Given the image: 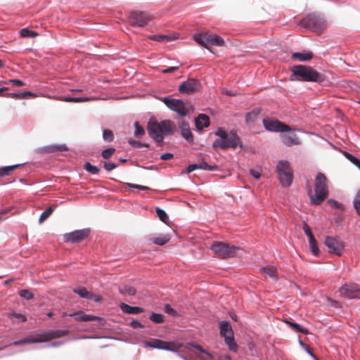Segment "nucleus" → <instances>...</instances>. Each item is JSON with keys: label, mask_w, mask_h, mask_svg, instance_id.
Masks as SVG:
<instances>
[{"label": "nucleus", "mask_w": 360, "mask_h": 360, "mask_svg": "<svg viewBox=\"0 0 360 360\" xmlns=\"http://www.w3.org/2000/svg\"><path fill=\"white\" fill-rule=\"evenodd\" d=\"M173 157H174V155L172 153H167L162 154L160 156V159L162 160H170V159L173 158Z\"/></svg>", "instance_id": "nucleus-58"}, {"label": "nucleus", "mask_w": 360, "mask_h": 360, "mask_svg": "<svg viewBox=\"0 0 360 360\" xmlns=\"http://www.w3.org/2000/svg\"><path fill=\"white\" fill-rule=\"evenodd\" d=\"M70 316L74 317L76 321L80 322L98 321L100 323H102L103 321L102 318L91 314H86L82 311H79L77 312L70 314Z\"/></svg>", "instance_id": "nucleus-19"}, {"label": "nucleus", "mask_w": 360, "mask_h": 360, "mask_svg": "<svg viewBox=\"0 0 360 360\" xmlns=\"http://www.w3.org/2000/svg\"><path fill=\"white\" fill-rule=\"evenodd\" d=\"M265 129L269 131L285 132L291 130L290 127L278 120L266 118L263 120Z\"/></svg>", "instance_id": "nucleus-15"}, {"label": "nucleus", "mask_w": 360, "mask_h": 360, "mask_svg": "<svg viewBox=\"0 0 360 360\" xmlns=\"http://www.w3.org/2000/svg\"><path fill=\"white\" fill-rule=\"evenodd\" d=\"M63 101L65 102H73V103H81V102H86L92 101L93 99L89 97H63L60 99Z\"/></svg>", "instance_id": "nucleus-29"}, {"label": "nucleus", "mask_w": 360, "mask_h": 360, "mask_svg": "<svg viewBox=\"0 0 360 360\" xmlns=\"http://www.w3.org/2000/svg\"><path fill=\"white\" fill-rule=\"evenodd\" d=\"M128 143L131 146H133L134 148H141L142 147V143L138 141H135L134 139H129L128 141Z\"/></svg>", "instance_id": "nucleus-54"}, {"label": "nucleus", "mask_w": 360, "mask_h": 360, "mask_svg": "<svg viewBox=\"0 0 360 360\" xmlns=\"http://www.w3.org/2000/svg\"><path fill=\"white\" fill-rule=\"evenodd\" d=\"M260 113V110L257 108L251 112L247 113L245 116V120L248 123L254 122L258 117L259 114Z\"/></svg>", "instance_id": "nucleus-32"}, {"label": "nucleus", "mask_w": 360, "mask_h": 360, "mask_svg": "<svg viewBox=\"0 0 360 360\" xmlns=\"http://www.w3.org/2000/svg\"><path fill=\"white\" fill-rule=\"evenodd\" d=\"M150 39L157 41H169L171 37L168 35H153L149 37Z\"/></svg>", "instance_id": "nucleus-44"}, {"label": "nucleus", "mask_w": 360, "mask_h": 360, "mask_svg": "<svg viewBox=\"0 0 360 360\" xmlns=\"http://www.w3.org/2000/svg\"><path fill=\"white\" fill-rule=\"evenodd\" d=\"M354 206L360 216V191L357 193L354 200Z\"/></svg>", "instance_id": "nucleus-47"}, {"label": "nucleus", "mask_w": 360, "mask_h": 360, "mask_svg": "<svg viewBox=\"0 0 360 360\" xmlns=\"http://www.w3.org/2000/svg\"><path fill=\"white\" fill-rule=\"evenodd\" d=\"M250 174L257 179H258L261 176V174L259 172L254 170V169L250 170Z\"/></svg>", "instance_id": "nucleus-64"}, {"label": "nucleus", "mask_w": 360, "mask_h": 360, "mask_svg": "<svg viewBox=\"0 0 360 360\" xmlns=\"http://www.w3.org/2000/svg\"><path fill=\"white\" fill-rule=\"evenodd\" d=\"M215 134L219 136L213 143L214 148H221L223 150L232 148H236L238 146L242 147L240 138L233 133L227 134L223 129L219 128Z\"/></svg>", "instance_id": "nucleus-4"}, {"label": "nucleus", "mask_w": 360, "mask_h": 360, "mask_svg": "<svg viewBox=\"0 0 360 360\" xmlns=\"http://www.w3.org/2000/svg\"><path fill=\"white\" fill-rule=\"evenodd\" d=\"M88 300H92L96 302H99L102 300V297L98 295L91 293V298H88Z\"/></svg>", "instance_id": "nucleus-61"}, {"label": "nucleus", "mask_w": 360, "mask_h": 360, "mask_svg": "<svg viewBox=\"0 0 360 360\" xmlns=\"http://www.w3.org/2000/svg\"><path fill=\"white\" fill-rule=\"evenodd\" d=\"M193 39L199 45L208 50H210V46H223L224 45V41L221 37L208 32L195 34Z\"/></svg>", "instance_id": "nucleus-6"}, {"label": "nucleus", "mask_w": 360, "mask_h": 360, "mask_svg": "<svg viewBox=\"0 0 360 360\" xmlns=\"http://www.w3.org/2000/svg\"><path fill=\"white\" fill-rule=\"evenodd\" d=\"M328 203L330 204L331 206H333V207H335V208H337L338 210H342L344 209L343 205L341 203H340L338 201H336V200H329L328 201Z\"/></svg>", "instance_id": "nucleus-49"}, {"label": "nucleus", "mask_w": 360, "mask_h": 360, "mask_svg": "<svg viewBox=\"0 0 360 360\" xmlns=\"http://www.w3.org/2000/svg\"><path fill=\"white\" fill-rule=\"evenodd\" d=\"M219 328L220 335L224 338L225 342L229 346V349L233 352H236L238 345L234 341L233 331L229 322H221Z\"/></svg>", "instance_id": "nucleus-8"}, {"label": "nucleus", "mask_w": 360, "mask_h": 360, "mask_svg": "<svg viewBox=\"0 0 360 360\" xmlns=\"http://www.w3.org/2000/svg\"><path fill=\"white\" fill-rule=\"evenodd\" d=\"M155 212L160 220H161L162 222L166 223L167 221L168 220V216L167 213L160 207H157Z\"/></svg>", "instance_id": "nucleus-42"}, {"label": "nucleus", "mask_w": 360, "mask_h": 360, "mask_svg": "<svg viewBox=\"0 0 360 360\" xmlns=\"http://www.w3.org/2000/svg\"><path fill=\"white\" fill-rule=\"evenodd\" d=\"M41 150L45 153H54L57 151H66L68 150V148L65 145H53L49 146L44 148H42Z\"/></svg>", "instance_id": "nucleus-27"}, {"label": "nucleus", "mask_w": 360, "mask_h": 360, "mask_svg": "<svg viewBox=\"0 0 360 360\" xmlns=\"http://www.w3.org/2000/svg\"><path fill=\"white\" fill-rule=\"evenodd\" d=\"M49 341L56 338H60L69 334L68 330H56L48 331Z\"/></svg>", "instance_id": "nucleus-26"}, {"label": "nucleus", "mask_w": 360, "mask_h": 360, "mask_svg": "<svg viewBox=\"0 0 360 360\" xmlns=\"http://www.w3.org/2000/svg\"><path fill=\"white\" fill-rule=\"evenodd\" d=\"M282 142L287 146H291L293 145H299L300 141L295 134H286L281 136Z\"/></svg>", "instance_id": "nucleus-23"}, {"label": "nucleus", "mask_w": 360, "mask_h": 360, "mask_svg": "<svg viewBox=\"0 0 360 360\" xmlns=\"http://www.w3.org/2000/svg\"><path fill=\"white\" fill-rule=\"evenodd\" d=\"M214 167H216L215 166L212 167L211 165H209L205 161L202 160L199 163L192 164V165H188L186 169V172L191 173V172H193L195 169H198L212 171V170H214Z\"/></svg>", "instance_id": "nucleus-20"}, {"label": "nucleus", "mask_w": 360, "mask_h": 360, "mask_svg": "<svg viewBox=\"0 0 360 360\" xmlns=\"http://www.w3.org/2000/svg\"><path fill=\"white\" fill-rule=\"evenodd\" d=\"M328 180L326 175L319 172L314 179V191H313L309 185H307V193L312 205H319L321 204L328 196Z\"/></svg>", "instance_id": "nucleus-1"}, {"label": "nucleus", "mask_w": 360, "mask_h": 360, "mask_svg": "<svg viewBox=\"0 0 360 360\" xmlns=\"http://www.w3.org/2000/svg\"><path fill=\"white\" fill-rule=\"evenodd\" d=\"M195 127L198 130H202L210 125V118L205 114H200L195 119Z\"/></svg>", "instance_id": "nucleus-21"}, {"label": "nucleus", "mask_w": 360, "mask_h": 360, "mask_svg": "<svg viewBox=\"0 0 360 360\" xmlns=\"http://www.w3.org/2000/svg\"><path fill=\"white\" fill-rule=\"evenodd\" d=\"M130 325L134 328H143V326L142 323H141L139 321H132L130 323Z\"/></svg>", "instance_id": "nucleus-57"}, {"label": "nucleus", "mask_w": 360, "mask_h": 360, "mask_svg": "<svg viewBox=\"0 0 360 360\" xmlns=\"http://www.w3.org/2000/svg\"><path fill=\"white\" fill-rule=\"evenodd\" d=\"M200 84L198 79H188L179 86V91L181 93L191 94L197 91L200 89Z\"/></svg>", "instance_id": "nucleus-17"}, {"label": "nucleus", "mask_w": 360, "mask_h": 360, "mask_svg": "<svg viewBox=\"0 0 360 360\" xmlns=\"http://www.w3.org/2000/svg\"><path fill=\"white\" fill-rule=\"evenodd\" d=\"M115 151V148H109L103 150L101 155L104 159H109L113 155Z\"/></svg>", "instance_id": "nucleus-46"}, {"label": "nucleus", "mask_w": 360, "mask_h": 360, "mask_svg": "<svg viewBox=\"0 0 360 360\" xmlns=\"http://www.w3.org/2000/svg\"><path fill=\"white\" fill-rule=\"evenodd\" d=\"M103 167L107 171H112V169L117 167V165L115 163L113 162H104Z\"/></svg>", "instance_id": "nucleus-50"}, {"label": "nucleus", "mask_w": 360, "mask_h": 360, "mask_svg": "<svg viewBox=\"0 0 360 360\" xmlns=\"http://www.w3.org/2000/svg\"><path fill=\"white\" fill-rule=\"evenodd\" d=\"M179 65H177V66H174V67H170V68H168L167 69H165L162 71V73H171V72H174L175 70H176L178 68H179Z\"/></svg>", "instance_id": "nucleus-60"}, {"label": "nucleus", "mask_w": 360, "mask_h": 360, "mask_svg": "<svg viewBox=\"0 0 360 360\" xmlns=\"http://www.w3.org/2000/svg\"><path fill=\"white\" fill-rule=\"evenodd\" d=\"M329 302L330 303V305L335 308H340L342 307L340 302L333 300L332 299H328Z\"/></svg>", "instance_id": "nucleus-59"}, {"label": "nucleus", "mask_w": 360, "mask_h": 360, "mask_svg": "<svg viewBox=\"0 0 360 360\" xmlns=\"http://www.w3.org/2000/svg\"><path fill=\"white\" fill-rule=\"evenodd\" d=\"M189 345L195 348L200 352L206 354L209 357H210V358L212 357L211 354L209 352H206L200 345H194V344H190Z\"/></svg>", "instance_id": "nucleus-51"}, {"label": "nucleus", "mask_w": 360, "mask_h": 360, "mask_svg": "<svg viewBox=\"0 0 360 360\" xmlns=\"http://www.w3.org/2000/svg\"><path fill=\"white\" fill-rule=\"evenodd\" d=\"M300 24L318 34L321 33L327 27L326 20L315 14H309L300 21Z\"/></svg>", "instance_id": "nucleus-5"}, {"label": "nucleus", "mask_w": 360, "mask_h": 360, "mask_svg": "<svg viewBox=\"0 0 360 360\" xmlns=\"http://www.w3.org/2000/svg\"><path fill=\"white\" fill-rule=\"evenodd\" d=\"M289 326L295 331L302 333L303 334H307L308 330L307 329L302 328L301 326H300L298 323H293V322H288Z\"/></svg>", "instance_id": "nucleus-38"}, {"label": "nucleus", "mask_w": 360, "mask_h": 360, "mask_svg": "<svg viewBox=\"0 0 360 360\" xmlns=\"http://www.w3.org/2000/svg\"><path fill=\"white\" fill-rule=\"evenodd\" d=\"M324 244L328 249V252L337 256H341L345 248V245L339 238L326 236Z\"/></svg>", "instance_id": "nucleus-12"}, {"label": "nucleus", "mask_w": 360, "mask_h": 360, "mask_svg": "<svg viewBox=\"0 0 360 360\" xmlns=\"http://www.w3.org/2000/svg\"><path fill=\"white\" fill-rule=\"evenodd\" d=\"M119 290L120 293L123 295H134L136 293V290L134 287L129 286V285H124L122 287H120L119 288Z\"/></svg>", "instance_id": "nucleus-35"}, {"label": "nucleus", "mask_w": 360, "mask_h": 360, "mask_svg": "<svg viewBox=\"0 0 360 360\" xmlns=\"http://www.w3.org/2000/svg\"><path fill=\"white\" fill-rule=\"evenodd\" d=\"M170 240V238L168 235H161L159 236L151 238L150 240L156 245H164L167 243Z\"/></svg>", "instance_id": "nucleus-28"}, {"label": "nucleus", "mask_w": 360, "mask_h": 360, "mask_svg": "<svg viewBox=\"0 0 360 360\" xmlns=\"http://www.w3.org/2000/svg\"><path fill=\"white\" fill-rule=\"evenodd\" d=\"M260 271L268 275L273 279H277V271L274 267H262L260 269Z\"/></svg>", "instance_id": "nucleus-31"}, {"label": "nucleus", "mask_w": 360, "mask_h": 360, "mask_svg": "<svg viewBox=\"0 0 360 360\" xmlns=\"http://www.w3.org/2000/svg\"><path fill=\"white\" fill-rule=\"evenodd\" d=\"M84 168L91 174H97L100 172V169L98 167L92 165L89 162H86L84 165Z\"/></svg>", "instance_id": "nucleus-37"}, {"label": "nucleus", "mask_w": 360, "mask_h": 360, "mask_svg": "<svg viewBox=\"0 0 360 360\" xmlns=\"http://www.w3.org/2000/svg\"><path fill=\"white\" fill-rule=\"evenodd\" d=\"M73 292L79 295L82 298H91V292H89L85 288H75Z\"/></svg>", "instance_id": "nucleus-34"}, {"label": "nucleus", "mask_w": 360, "mask_h": 360, "mask_svg": "<svg viewBox=\"0 0 360 360\" xmlns=\"http://www.w3.org/2000/svg\"><path fill=\"white\" fill-rule=\"evenodd\" d=\"M6 83H9V84L16 85V86H23L24 85V82L19 79H9Z\"/></svg>", "instance_id": "nucleus-56"}, {"label": "nucleus", "mask_w": 360, "mask_h": 360, "mask_svg": "<svg viewBox=\"0 0 360 360\" xmlns=\"http://www.w3.org/2000/svg\"><path fill=\"white\" fill-rule=\"evenodd\" d=\"M19 295L27 300H32L34 297L33 293L28 290H20L19 292Z\"/></svg>", "instance_id": "nucleus-45"}, {"label": "nucleus", "mask_w": 360, "mask_h": 360, "mask_svg": "<svg viewBox=\"0 0 360 360\" xmlns=\"http://www.w3.org/2000/svg\"><path fill=\"white\" fill-rule=\"evenodd\" d=\"M164 103L170 110L176 112L180 116L184 117L188 112L186 104L179 99L165 97L163 98Z\"/></svg>", "instance_id": "nucleus-13"}, {"label": "nucleus", "mask_w": 360, "mask_h": 360, "mask_svg": "<svg viewBox=\"0 0 360 360\" xmlns=\"http://www.w3.org/2000/svg\"><path fill=\"white\" fill-rule=\"evenodd\" d=\"M176 129L175 124L171 120H162L160 122L150 120L148 122L147 131L151 139L157 143H162L164 135H172Z\"/></svg>", "instance_id": "nucleus-2"}, {"label": "nucleus", "mask_w": 360, "mask_h": 360, "mask_svg": "<svg viewBox=\"0 0 360 360\" xmlns=\"http://www.w3.org/2000/svg\"><path fill=\"white\" fill-rule=\"evenodd\" d=\"M276 169L281 185L285 187L290 186L293 179V174L289 162L287 160L279 161Z\"/></svg>", "instance_id": "nucleus-7"}, {"label": "nucleus", "mask_w": 360, "mask_h": 360, "mask_svg": "<svg viewBox=\"0 0 360 360\" xmlns=\"http://www.w3.org/2000/svg\"><path fill=\"white\" fill-rule=\"evenodd\" d=\"M134 127H135L134 136L137 138H141V136H143L145 134V131L138 122H136L134 123Z\"/></svg>", "instance_id": "nucleus-41"}, {"label": "nucleus", "mask_w": 360, "mask_h": 360, "mask_svg": "<svg viewBox=\"0 0 360 360\" xmlns=\"http://www.w3.org/2000/svg\"><path fill=\"white\" fill-rule=\"evenodd\" d=\"M181 136L188 142H193V136L190 130V129H188L186 130H182L181 131Z\"/></svg>", "instance_id": "nucleus-43"}, {"label": "nucleus", "mask_w": 360, "mask_h": 360, "mask_svg": "<svg viewBox=\"0 0 360 360\" xmlns=\"http://www.w3.org/2000/svg\"><path fill=\"white\" fill-rule=\"evenodd\" d=\"M309 249H310L311 253L314 256H319V255L320 250L319 249L317 243L309 244Z\"/></svg>", "instance_id": "nucleus-48"}, {"label": "nucleus", "mask_w": 360, "mask_h": 360, "mask_svg": "<svg viewBox=\"0 0 360 360\" xmlns=\"http://www.w3.org/2000/svg\"><path fill=\"white\" fill-rule=\"evenodd\" d=\"M179 127H180L181 131L184 129L186 130L188 129H190L188 124L184 121L181 122V123L179 125Z\"/></svg>", "instance_id": "nucleus-62"}, {"label": "nucleus", "mask_w": 360, "mask_h": 360, "mask_svg": "<svg viewBox=\"0 0 360 360\" xmlns=\"http://www.w3.org/2000/svg\"><path fill=\"white\" fill-rule=\"evenodd\" d=\"M144 345L154 349H164L167 351H176L181 345L173 342H167L159 339H150V340L145 341Z\"/></svg>", "instance_id": "nucleus-9"}, {"label": "nucleus", "mask_w": 360, "mask_h": 360, "mask_svg": "<svg viewBox=\"0 0 360 360\" xmlns=\"http://www.w3.org/2000/svg\"><path fill=\"white\" fill-rule=\"evenodd\" d=\"M211 249L215 254L221 258L233 257L238 250L235 246H230L229 245L222 242L214 243Z\"/></svg>", "instance_id": "nucleus-10"}, {"label": "nucleus", "mask_w": 360, "mask_h": 360, "mask_svg": "<svg viewBox=\"0 0 360 360\" xmlns=\"http://www.w3.org/2000/svg\"><path fill=\"white\" fill-rule=\"evenodd\" d=\"M103 139L106 142H111L114 139L113 132L110 129H104L103 131Z\"/></svg>", "instance_id": "nucleus-39"}, {"label": "nucleus", "mask_w": 360, "mask_h": 360, "mask_svg": "<svg viewBox=\"0 0 360 360\" xmlns=\"http://www.w3.org/2000/svg\"><path fill=\"white\" fill-rule=\"evenodd\" d=\"M127 185L129 187L137 188V189H140V190H148L149 189V188L147 186L135 184L128 183Z\"/></svg>", "instance_id": "nucleus-52"}, {"label": "nucleus", "mask_w": 360, "mask_h": 360, "mask_svg": "<svg viewBox=\"0 0 360 360\" xmlns=\"http://www.w3.org/2000/svg\"><path fill=\"white\" fill-rule=\"evenodd\" d=\"M165 310L166 313L170 315L175 316L176 314V311L173 308H172L169 304L165 305Z\"/></svg>", "instance_id": "nucleus-55"}, {"label": "nucleus", "mask_w": 360, "mask_h": 360, "mask_svg": "<svg viewBox=\"0 0 360 360\" xmlns=\"http://www.w3.org/2000/svg\"><path fill=\"white\" fill-rule=\"evenodd\" d=\"M292 58L300 61H308L313 58V53L311 51L296 52L292 53Z\"/></svg>", "instance_id": "nucleus-25"}, {"label": "nucleus", "mask_w": 360, "mask_h": 360, "mask_svg": "<svg viewBox=\"0 0 360 360\" xmlns=\"http://www.w3.org/2000/svg\"><path fill=\"white\" fill-rule=\"evenodd\" d=\"M120 308L123 312L128 314H137L144 311V309L141 307H132L124 303L120 305Z\"/></svg>", "instance_id": "nucleus-24"}, {"label": "nucleus", "mask_w": 360, "mask_h": 360, "mask_svg": "<svg viewBox=\"0 0 360 360\" xmlns=\"http://www.w3.org/2000/svg\"><path fill=\"white\" fill-rule=\"evenodd\" d=\"M20 36L22 37H35L39 35V34L36 32L28 30L27 28H23L20 32Z\"/></svg>", "instance_id": "nucleus-36"}, {"label": "nucleus", "mask_w": 360, "mask_h": 360, "mask_svg": "<svg viewBox=\"0 0 360 360\" xmlns=\"http://www.w3.org/2000/svg\"><path fill=\"white\" fill-rule=\"evenodd\" d=\"M150 20V15L143 11H131L129 15V22L132 26L143 27Z\"/></svg>", "instance_id": "nucleus-14"}, {"label": "nucleus", "mask_w": 360, "mask_h": 360, "mask_svg": "<svg viewBox=\"0 0 360 360\" xmlns=\"http://www.w3.org/2000/svg\"><path fill=\"white\" fill-rule=\"evenodd\" d=\"M54 210V207L51 206L45 210L40 215L39 219V224H42L45 220H46L51 214L53 213Z\"/></svg>", "instance_id": "nucleus-33"}, {"label": "nucleus", "mask_w": 360, "mask_h": 360, "mask_svg": "<svg viewBox=\"0 0 360 360\" xmlns=\"http://www.w3.org/2000/svg\"><path fill=\"white\" fill-rule=\"evenodd\" d=\"M150 320L156 323H161L164 322V316L161 314L153 313L150 316Z\"/></svg>", "instance_id": "nucleus-40"}, {"label": "nucleus", "mask_w": 360, "mask_h": 360, "mask_svg": "<svg viewBox=\"0 0 360 360\" xmlns=\"http://www.w3.org/2000/svg\"><path fill=\"white\" fill-rule=\"evenodd\" d=\"M49 334L48 332L37 334L35 335H32L24 339H22L18 341L14 342L12 345H19L20 344H25V343H41V342H49Z\"/></svg>", "instance_id": "nucleus-18"}, {"label": "nucleus", "mask_w": 360, "mask_h": 360, "mask_svg": "<svg viewBox=\"0 0 360 360\" xmlns=\"http://www.w3.org/2000/svg\"><path fill=\"white\" fill-rule=\"evenodd\" d=\"M344 155L345 156V158L349 160L350 162H353L354 160V159L356 158L354 156H353L352 154L347 153V152H344Z\"/></svg>", "instance_id": "nucleus-63"}, {"label": "nucleus", "mask_w": 360, "mask_h": 360, "mask_svg": "<svg viewBox=\"0 0 360 360\" xmlns=\"http://www.w3.org/2000/svg\"><path fill=\"white\" fill-rule=\"evenodd\" d=\"M303 231L307 236H310L313 235L309 226L306 222H304L303 224Z\"/></svg>", "instance_id": "nucleus-53"}, {"label": "nucleus", "mask_w": 360, "mask_h": 360, "mask_svg": "<svg viewBox=\"0 0 360 360\" xmlns=\"http://www.w3.org/2000/svg\"><path fill=\"white\" fill-rule=\"evenodd\" d=\"M292 75L296 76L299 79L305 82H313L322 84L326 81V76L311 66L307 65H294L291 68Z\"/></svg>", "instance_id": "nucleus-3"}, {"label": "nucleus", "mask_w": 360, "mask_h": 360, "mask_svg": "<svg viewBox=\"0 0 360 360\" xmlns=\"http://www.w3.org/2000/svg\"><path fill=\"white\" fill-rule=\"evenodd\" d=\"M20 165H14L11 166H6L0 168V177L8 176L11 172L15 169L18 168Z\"/></svg>", "instance_id": "nucleus-30"}, {"label": "nucleus", "mask_w": 360, "mask_h": 360, "mask_svg": "<svg viewBox=\"0 0 360 360\" xmlns=\"http://www.w3.org/2000/svg\"><path fill=\"white\" fill-rule=\"evenodd\" d=\"M339 292L342 297L346 299H360V286L355 283L342 285L339 288Z\"/></svg>", "instance_id": "nucleus-11"}, {"label": "nucleus", "mask_w": 360, "mask_h": 360, "mask_svg": "<svg viewBox=\"0 0 360 360\" xmlns=\"http://www.w3.org/2000/svg\"><path fill=\"white\" fill-rule=\"evenodd\" d=\"M90 229H84L75 230L63 236L65 242H72L73 243H80L86 239L90 234Z\"/></svg>", "instance_id": "nucleus-16"}, {"label": "nucleus", "mask_w": 360, "mask_h": 360, "mask_svg": "<svg viewBox=\"0 0 360 360\" xmlns=\"http://www.w3.org/2000/svg\"><path fill=\"white\" fill-rule=\"evenodd\" d=\"M5 96L18 100L27 99L28 98H36L37 96V94L31 91H24L20 93H8L6 94Z\"/></svg>", "instance_id": "nucleus-22"}]
</instances>
